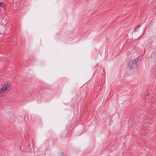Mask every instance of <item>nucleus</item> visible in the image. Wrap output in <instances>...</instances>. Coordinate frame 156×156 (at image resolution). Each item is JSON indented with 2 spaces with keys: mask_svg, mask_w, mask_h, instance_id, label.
Wrapping results in <instances>:
<instances>
[{
  "mask_svg": "<svg viewBox=\"0 0 156 156\" xmlns=\"http://www.w3.org/2000/svg\"><path fill=\"white\" fill-rule=\"evenodd\" d=\"M12 88L11 85L9 83L0 86V94H3L9 92Z\"/></svg>",
  "mask_w": 156,
  "mask_h": 156,
  "instance_id": "1",
  "label": "nucleus"
},
{
  "mask_svg": "<svg viewBox=\"0 0 156 156\" xmlns=\"http://www.w3.org/2000/svg\"><path fill=\"white\" fill-rule=\"evenodd\" d=\"M139 59L138 58H136L135 59L131 60L129 61V64L128 67L131 69H134L136 67V63L139 61Z\"/></svg>",
  "mask_w": 156,
  "mask_h": 156,
  "instance_id": "2",
  "label": "nucleus"
},
{
  "mask_svg": "<svg viewBox=\"0 0 156 156\" xmlns=\"http://www.w3.org/2000/svg\"><path fill=\"white\" fill-rule=\"evenodd\" d=\"M144 95V96L146 97L147 99H149V96H151V95L149 93L148 91H147L146 93H145Z\"/></svg>",
  "mask_w": 156,
  "mask_h": 156,
  "instance_id": "3",
  "label": "nucleus"
},
{
  "mask_svg": "<svg viewBox=\"0 0 156 156\" xmlns=\"http://www.w3.org/2000/svg\"><path fill=\"white\" fill-rule=\"evenodd\" d=\"M140 25H138V26H137L136 28L135 29H134V31H136L137 30L139 29L140 28Z\"/></svg>",
  "mask_w": 156,
  "mask_h": 156,
  "instance_id": "4",
  "label": "nucleus"
},
{
  "mask_svg": "<svg viewBox=\"0 0 156 156\" xmlns=\"http://www.w3.org/2000/svg\"><path fill=\"white\" fill-rule=\"evenodd\" d=\"M58 156H65V155L62 152H59L58 153Z\"/></svg>",
  "mask_w": 156,
  "mask_h": 156,
  "instance_id": "5",
  "label": "nucleus"
},
{
  "mask_svg": "<svg viewBox=\"0 0 156 156\" xmlns=\"http://www.w3.org/2000/svg\"><path fill=\"white\" fill-rule=\"evenodd\" d=\"M0 6L2 7H4L5 6V5L3 3H2L0 2Z\"/></svg>",
  "mask_w": 156,
  "mask_h": 156,
  "instance_id": "6",
  "label": "nucleus"
},
{
  "mask_svg": "<svg viewBox=\"0 0 156 156\" xmlns=\"http://www.w3.org/2000/svg\"><path fill=\"white\" fill-rule=\"evenodd\" d=\"M43 88H44V87H42V89H43Z\"/></svg>",
  "mask_w": 156,
  "mask_h": 156,
  "instance_id": "7",
  "label": "nucleus"
}]
</instances>
